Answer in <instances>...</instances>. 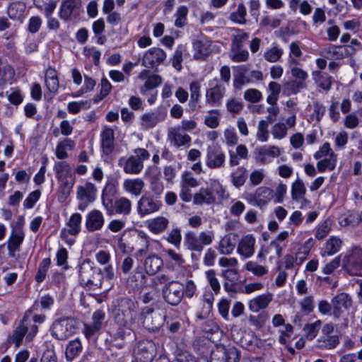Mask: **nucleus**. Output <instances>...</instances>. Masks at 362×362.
Masks as SVG:
<instances>
[{"mask_svg":"<svg viewBox=\"0 0 362 362\" xmlns=\"http://www.w3.org/2000/svg\"><path fill=\"white\" fill-rule=\"evenodd\" d=\"M114 320L120 327L115 334V339H124L130 335L138 317L137 303L129 298H119L112 303Z\"/></svg>","mask_w":362,"mask_h":362,"instance_id":"obj_1","label":"nucleus"},{"mask_svg":"<svg viewBox=\"0 0 362 362\" xmlns=\"http://www.w3.org/2000/svg\"><path fill=\"white\" fill-rule=\"evenodd\" d=\"M80 284L90 289L100 288L103 284V274L100 268L93 265L89 259H85L78 266Z\"/></svg>","mask_w":362,"mask_h":362,"instance_id":"obj_2","label":"nucleus"},{"mask_svg":"<svg viewBox=\"0 0 362 362\" xmlns=\"http://www.w3.org/2000/svg\"><path fill=\"white\" fill-rule=\"evenodd\" d=\"M134 155L127 158H120L118 163L122 166L123 171L127 174L139 175L144 169V162L149 159V152L144 148H137L134 151Z\"/></svg>","mask_w":362,"mask_h":362,"instance_id":"obj_3","label":"nucleus"},{"mask_svg":"<svg viewBox=\"0 0 362 362\" xmlns=\"http://www.w3.org/2000/svg\"><path fill=\"white\" fill-rule=\"evenodd\" d=\"M214 193H216L219 198L223 199L225 196V189L218 180H211L209 187H202L194 194V204L203 205L214 203L216 201Z\"/></svg>","mask_w":362,"mask_h":362,"instance_id":"obj_4","label":"nucleus"},{"mask_svg":"<svg viewBox=\"0 0 362 362\" xmlns=\"http://www.w3.org/2000/svg\"><path fill=\"white\" fill-rule=\"evenodd\" d=\"M343 268L351 276H362V249L354 247L342 258Z\"/></svg>","mask_w":362,"mask_h":362,"instance_id":"obj_5","label":"nucleus"},{"mask_svg":"<svg viewBox=\"0 0 362 362\" xmlns=\"http://www.w3.org/2000/svg\"><path fill=\"white\" fill-rule=\"evenodd\" d=\"M226 88L219 78H214L209 81V87L205 92V103L211 107H217L222 105L226 95Z\"/></svg>","mask_w":362,"mask_h":362,"instance_id":"obj_6","label":"nucleus"},{"mask_svg":"<svg viewBox=\"0 0 362 362\" xmlns=\"http://www.w3.org/2000/svg\"><path fill=\"white\" fill-rule=\"evenodd\" d=\"M77 325V320L71 317L56 321L52 327V335L58 340H64L76 332Z\"/></svg>","mask_w":362,"mask_h":362,"instance_id":"obj_7","label":"nucleus"},{"mask_svg":"<svg viewBox=\"0 0 362 362\" xmlns=\"http://www.w3.org/2000/svg\"><path fill=\"white\" fill-rule=\"evenodd\" d=\"M165 315L151 308H145L141 313L143 326L150 332L158 330L164 324Z\"/></svg>","mask_w":362,"mask_h":362,"instance_id":"obj_8","label":"nucleus"},{"mask_svg":"<svg viewBox=\"0 0 362 362\" xmlns=\"http://www.w3.org/2000/svg\"><path fill=\"white\" fill-rule=\"evenodd\" d=\"M185 291V286L177 281H171L163 286V297L166 303L171 305H177L182 300Z\"/></svg>","mask_w":362,"mask_h":362,"instance_id":"obj_9","label":"nucleus"},{"mask_svg":"<svg viewBox=\"0 0 362 362\" xmlns=\"http://www.w3.org/2000/svg\"><path fill=\"white\" fill-rule=\"evenodd\" d=\"M167 57L165 52L160 47H151L146 50L141 59V65L148 69H156L163 64Z\"/></svg>","mask_w":362,"mask_h":362,"instance_id":"obj_10","label":"nucleus"},{"mask_svg":"<svg viewBox=\"0 0 362 362\" xmlns=\"http://www.w3.org/2000/svg\"><path fill=\"white\" fill-rule=\"evenodd\" d=\"M214 42L206 38L196 39L192 41L193 58L204 61L214 51Z\"/></svg>","mask_w":362,"mask_h":362,"instance_id":"obj_11","label":"nucleus"},{"mask_svg":"<svg viewBox=\"0 0 362 362\" xmlns=\"http://www.w3.org/2000/svg\"><path fill=\"white\" fill-rule=\"evenodd\" d=\"M156 354V345L152 341L144 340L138 343L134 351L137 362H151Z\"/></svg>","mask_w":362,"mask_h":362,"instance_id":"obj_12","label":"nucleus"},{"mask_svg":"<svg viewBox=\"0 0 362 362\" xmlns=\"http://www.w3.org/2000/svg\"><path fill=\"white\" fill-rule=\"evenodd\" d=\"M332 305V315L334 319H339L346 310L352 306V299L346 293H340L334 296L331 300Z\"/></svg>","mask_w":362,"mask_h":362,"instance_id":"obj_13","label":"nucleus"},{"mask_svg":"<svg viewBox=\"0 0 362 362\" xmlns=\"http://www.w3.org/2000/svg\"><path fill=\"white\" fill-rule=\"evenodd\" d=\"M225 153L219 146L207 148L206 164L211 169L220 168L224 166Z\"/></svg>","mask_w":362,"mask_h":362,"instance_id":"obj_14","label":"nucleus"},{"mask_svg":"<svg viewBox=\"0 0 362 362\" xmlns=\"http://www.w3.org/2000/svg\"><path fill=\"white\" fill-rule=\"evenodd\" d=\"M168 138L170 143L177 148L189 145L191 137L183 132L180 126L170 127L168 131Z\"/></svg>","mask_w":362,"mask_h":362,"instance_id":"obj_15","label":"nucleus"},{"mask_svg":"<svg viewBox=\"0 0 362 362\" xmlns=\"http://www.w3.org/2000/svg\"><path fill=\"white\" fill-rule=\"evenodd\" d=\"M256 240L253 235H243L237 246V252L244 259L251 257L255 253Z\"/></svg>","mask_w":362,"mask_h":362,"instance_id":"obj_16","label":"nucleus"},{"mask_svg":"<svg viewBox=\"0 0 362 362\" xmlns=\"http://www.w3.org/2000/svg\"><path fill=\"white\" fill-rule=\"evenodd\" d=\"M105 318V313L103 310H95L92 316L91 324H85L83 332L87 338L93 337L101 328Z\"/></svg>","mask_w":362,"mask_h":362,"instance_id":"obj_17","label":"nucleus"},{"mask_svg":"<svg viewBox=\"0 0 362 362\" xmlns=\"http://www.w3.org/2000/svg\"><path fill=\"white\" fill-rule=\"evenodd\" d=\"M273 197V190L271 188L259 187L250 195V202L255 206L262 207L267 205Z\"/></svg>","mask_w":362,"mask_h":362,"instance_id":"obj_18","label":"nucleus"},{"mask_svg":"<svg viewBox=\"0 0 362 362\" xmlns=\"http://www.w3.org/2000/svg\"><path fill=\"white\" fill-rule=\"evenodd\" d=\"M161 204L150 196H142L138 202V213L144 216L159 210Z\"/></svg>","mask_w":362,"mask_h":362,"instance_id":"obj_19","label":"nucleus"},{"mask_svg":"<svg viewBox=\"0 0 362 362\" xmlns=\"http://www.w3.org/2000/svg\"><path fill=\"white\" fill-rule=\"evenodd\" d=\"M105 222L103 214L97 209L90 211L86 218V227L89 232L100 230Z\"/></svg>","mask_w":362,"mask_h":362,"instance_id":"obj_20","label":"nucleus"},{"mask_svg":"<svg viewBox=\"0 0 362 362\" xmlns=\"http://www.w3.org/2000/svg\"><path fill=\"white\" fill-rule=\"evenodd\" d=\"M97 188L94 184L86 182L76 189V197L78 200L87 203L93 202L96 198Z\"/></svg>","mask_w":362,"mask_h":362,"instance_id":"obj_21","label":"nucleus"},{"mask_svg":"<svg viewBox=\"0 0 362 362\" xmlns=\"http://www.w3.org/2000/svg\"><path fill=\"white\" fill-rule=\"evenodd\" d=\"M257 160L262 164L269 162L268 158H277L281 154V150L279 147L272 146H264L256 148Z\"/></svg>","mask_w":362,"mask_h":362,"instance_id":"obj_22","label":"nucleus"},{"mask_svg":"<svg viewBox=\"0 0 362 362\" xmlns=\"http://www.w3.org/2000/svg\"><path fill=\"white\" fill-rule=\"evenodd\" d=\"M24 238L25 234L21 228H17L12 231L7 241V248L10 257H14L16 256V252L19 250Z\"/></svg>","mask_w":362,"mask_h":362,"instance_id":"obj_23","label":"nucleus"},{"mask_svg":"<svg viewBox=\"0 0 362 362\" xmlns=\"http://www.w3.org/2000/svg\"><path fill=\"white\" fill-rule=\"evenodd\" d=\"M272 299L273 295L270 293L259 295L249 301V310L252 313H258L259 310L267 308Z\"/></svg>","mask_w":362,"mask_h":362,"instance_id":"obj_24","label":"nucleus"},{"mask_svg":"<svg viewBox=\"0 0 362 362\" xmlns=\"http://www.w3.org/2000/svg\"><path fill=\"white\" fill-rule=\"evenodd\" d=\"M351 49L353 52L355 51L350 46H331L323 49V54L325 57L331 59H341L345 57L350 55L351 53L349 52Z\"/></svg>","mask_w":362,"mask_h":362,"instance_id":"obj_25","label":"nucleus"},{"mask_svg":"<svg viewBox=\"0 0 362 362\" xmlns=\"http://www.w3.org/2000/svg\"><path fill=\"white\" fill-rule=\"evenodd\" d=\"M82 216L78 213L73 214L68 222L67 227L68 228H63L61 231V237L64 238L66 236V234H69L71 235H76L81 231V223Z\"/></svg>","mask_w":362,"mask_h":362,"instance_id":"obj_26","label":"nucleus"},{"mask_svg":"<svg viewBox=\"0 0 362 362\" xmlns=\"http://www.w3.org/2000/svg\"><path fill=\"white\" fill-rule=\"evenodd\" d=\"M122 186L126 192L139 197L144 190L145 183L141 178H131L124 180Z\"/></svg>","mask_w":362,"mask_h":362,"instance_id":"obj_27","label":"nucleus"},{"mask_svg":"<svg viewBox=\"0 0 362 362\" xmlns=\"http://www.w3.org/2000/svg\"><path fill=\"white\" fill-rule=\"evenodd\" d=\"M165 117V113L147 112L141 117V125L145 129H151L154 127L158 123L163 121Z\"/></svg>","mask_w":362,"mask_h":362,"instance_id":"obj_28","label":"nucleus"},{"mask_svg":"<svg viewBox=\"0 0 362 362\" xmlns=\"http://www.w3.org/2000/svg\"><path fill=\"white\" fill-rule=\"evenodd\" d=\"M101 144L104 153L108 155L114 149V130L108 127H105L100 134Z\"/></svg>","mask_w":362,"mask_h":362,"instance_id":"obj_29","label":"nucleus"},{"mask_svg":"<svg viewBox=\"0 0 362 362\" xmlns=\"http://www.w3.org/2000/svg\"><path fill=\"white\" fill-rule=\"evenodd\" d=\"M238 235L235 233H228L225 235L219 241L218 250L222 255H230L235 249L236 238Z\"/></svg>","mask_w":362,"mask_h":362,"instance_id":"obj_30","label":"nucleus"},{"mask_svg":"<svg viewBox=\"0 0 362 362\" xmlns=\"http://www.w3.org/2000/svg\"><path fill=\"white\" fill-rule=\"evenodd\" d=\"M169 220L164 216H157L146 221L148 229L154 234L164 232L168 227Z\"/></svg>","mask_w":362,"mask_h":362,"instance_id":"obj_31","label":"nucleus"},{"mask_svg":"<svg viewBox=\"0 0 362 362\" xmlns=\"http://www.w3.org/2000/svg\"><path fill=\"white\" fill-rule=\"evenodd\" d=\"M115 187L112 185H107L102 192V204L106 210L107 214L112 215L114 208Z\"/></svg>","mask_w":362,"mask_h":362,"instance_id":"obj_32","label":"nucleus"},{"mask_svg":"<svg viewBox=\"0 0 362 362\" xmlns=\"http://www.w3.org/2000/svg\"><path fill=\"white\" fill-rule=\"evenodd\" d=\"M144 269L149 275L156 274L163 266V259L155 254L148 256L144 261Z\"/></svg>","mask_w":362,"mask_h":362,"instance_id":"obj_33","label":"nucleus"},{"mask_svg":"<svg viewBox=\"0 0 362 362\" xmlns=\"http://www.w3.org/2000/svg\"><path fill=\"white\" fill-rule=\"evenodd\" d=\"M339 344L338 335H322L317 339L316 346L320 349L329 350L337 347Z\"/></svg>","mask_w":362,"mask_h":362,"instance_id":"obj_34","label":"nucleus"},{"mask_svg":"<svg viewBox=\"0 0 362 362\" xmlns=\"http://www.w3.org/2000/svg\"><path fill=\"white\" fill-rule=\"evenodd\" d=\"M132 211V202L127 197H121L114 202L112 214H118L124 216L129 215Z\"/></svg>","mask_w":362,"mask_h":362,"instance_id":"obj_35","label":"nucleus"},{"mask_svg":"<svg viewBox=\"0 0 362 362\" xmlns=\"http://www.w3.org/2000/svg\"><path fill=\"white\" fill-rule=\"evenodd\" d=\"M184 244L187 250L201 252L204 247L201 245L199 236L193 231H187L185 234Z\"/></svg>","mask_w":362,"mask_h":362,"instance_id":"obj_36","label":"nucleus"},{"mask_svg":"<svg viewBox=\"0 0 362 362\" xmlns=\"http://www.w3.org/2000/svg\"><path fill=\"white\" fill-rule=\"evenodd\" d=\"M75 142L69 138H65L58 142L56 149L55 155L59 159H65L68 157L66 150L71 151L74 148Z\"/></svg>","mask_w":362,"mask_h":362,"instance_id":"obj_37","label":"nucleus"},{"mask_svg":"<svg viewBox=\"0 0 362 362\" xmlns=\"http://www.w3.org/2000/svg\"><path fill=\"white\" fill-rule=\"evenodd\" d=\"M214 301V295L211 291H206L202 298V308L198 317L201 319L206 318L211 312Z\"/></svg>","mask_w":362,"mask_h":362,"instance_id":"obj_38","label":"nucleus"},{"mask_svg":"<svg viewBox=\"0 0 362 362\" xmlns=\"http://www.w3.org/2000/svg\"><path fill=\"white\" fill-rule=\"evenodd\" d=\"M342 241L339 238L331 236L325 243L322 255L331 256L338 252L341 247Z\"/></svg>","mask_w":362,"mask_h":362,"instance_id":"obj_39","label":"nucleus"},{"mask_svg":"<svg viewBox=\"0 0 362 362\" xmlns=\"http://www.w3.org/2000/svg\"><path fill=\"white\" fill-rule=\"evenodd\" d=\"M80 0H65L61 5L60 18L64 20L69 19L74 9L80 6Z\"/></svg>","mask_w":362,"mask_h":362,"instance_id":"obj_40","label":"nucleus"},{"mask_svg":"<svg viewBox=\"0 0 362 362\" xmlns=\"http://www.w3.org/2000/svg\"><path fill=\"white\" fill-rule=\"evenodd\" d=\"M238 73L234 75L233 87L235 90H241L244 85L250 83V79L246 76L247 69L245 66H238Z\"/></svg>","mask_w":362,"mask_h":362,"instance_id":"obj_41","label":"nucleus"},{"mask_svg":"<svg viewBox=\"0 0 362 362\" xmlns=\"http://www.w3.org/2000/svg\"><path fill=\"white\" fill-rule=\"evenodd\" d=\"M267 120L262 119L258 122L256 137L261 142H266L269 139V122H273L272 116L267 117Z\"/></svg>","mask_w":362,"mask_h":362,"instance_id":"obj_42","label":"nucleus"},{"mask_svg":"<svg viewBox=\"0 0 362 362\" xmlns=\"http://www.w3.org/2000/svg\"><path fill=\"white\" fill-rule=\"evenodd\" d=\"M306 83L298 82L295 80L286 82L283 85V94L285 95H295L306 88Z\"/></svg>","mask_w":362,"mask_h":362,"instance_id":"obj_43","label":"nucleus"},{"mask_svg":"<svg viewBox=\"0 0 362 362\" xmlns=\"http://www.w3.org/2000/svg\"><path fill=\"white\" fill-rule=\"evenodd\" d=\"M283 54V49L275 45L264 52L263 57L268 62L276 63L281 60Z\"/></svg>","mask_w":362,"mask_h":362,"instance_id":"obj_44","label":"nucleus"},{"mask_svg":"<svg viewBox=\"0 0 362 362\" xmlns=\"http://www.w3.org/2000/svg\"><path fill=\"white\" fill-rule=\"evenodd\" d=\"M82 345L78 339L70 341L66 348V358L67 361H72L81 352Z\"/></svg>","mask_w":362,"mask_h":362,"instance_id":"obj_45","label":"nucleus"},{"mask_svg":"<svg viewBox=\"0 0 362 362\" xmlns=\"http://www.w3.org/2000/svg\"><path fill=\"white\" fill-rule=\"evenodd\" d=\"M306 193V187L304 182L300 178H297L291 185V198L294 201L304 199Z\"/></svg>","mask_w":362,"mask_h":362,"instance_id":"obj_46","label":"nucleus"},{"mask_svg":"<svg viewBox=\"0 0 362 362\" xmlns=\"http://www.w3.org/2000/svg\"><path fill=\"white\" fill-rule=\"evenodd\" d=\"M337 160V154L331 153V156H326L325 158L318 161L317 168L320 173H323L327 170H332L336 167Z\"/></svg>","mask_w":362,"mask_h":362,"instance_id":"obj_47","label":"nucleus"},{"mask_svg":"<svg viewBox=\"0 0 362 362\" xmlns=\"http://www.w3.org/2000/svg\"><path fill=\"white\" fill-rule=\"evenodd\" d=\"M25 316L23 317V320L16 327L11 338V341L15 344L16 347H18L21 345L26 332L28 331V327L25 325Z\"/></svg>","mask_w":362,"mask_h":362,"instance_id":"obj_48","label":"nucleus"},{"mask_svg":"<svg viewBox=\"0 0 362 362\" xmlns=\"http://www.w3.org/2000/svg\"><path fill=\"white\" fill-rule=\"evenodd\" d=\"M247 179V170L244 167L238 168L231 174L233 185L238 188L243 186Z\"/></svg>","mask_w":362,"mask_h":362,"instance_id":"obj_49","label":"nucleus"},{"mask_svg":"<svg viewBox=\"0 0 362 362\" xmlns=\"http://www.w3.org/2000/svg\"><path fill=\"white\" fill-rule=\"evenodd\" d=\"M249 38V33L243 30L237 29V34L234 35L232 40V51L243 49L244 42Z\"/></svg>","mask_w":362,"mask_h":362,"instance_id":"obj_50","label":"nucleus"},{"mask_svg":"<svg viewBox=\"0 0 362 362\" xmlns=\"http://www.w3.org/2000/svg\"><path fill=\"white\" fill-rule=\"evenodd\" d=\"M246 8L243 4H239L238 5L235 11L233 12L230 15V20L238 24L244 25L246 23Z\"/></svg>","mask_w":362,"mask_h":362,"instance_id":"obj_51","label":"nucleus"},{"mask_svg":"<svg viewBox=\"0 0 362 362\" xmlns=\"http://www.w3.org/2000/svg\"><path fill=\"white\" fill-rule=\"evenodd\" d=\"M220 112L217 109H212L204 117V124L211 129H216L219 125Z\"/></svg>","mask_w":362,"mask_h":362,"instance_id":"obj_52","label":"nucleus"},{"mask_svg":"<svg viewBox=\"0 0 362 362\" xmlns=\"http://www.w3.org/2000/svg\"><path fill=\"white\" fill-rule=\"evenodd\" d=\"M56 177H66L74 175L70 165L65 161L56 162L54 166Z\"/></svg>","mask_w":362,"mask_h":362,"instance_id":"obj_53","label":"nucleus"},{"mask_svg":"<svg viewBox=\"0 0 362 362\" xmlns=\"http://www.w3.org/2000/svg\"><path fill=\"white\" fill-rule=\"evenodd\" d=\"M268 88L270 94L267 98V102L269 105H276L281 92V85L275 81H271L269 83Z\"/></svg>","mask_w":362,"mask_h":362,"instance_id":"obj_54","label":"nucleus"},{"mask_svg":"<svg viewBox=\"0 0 362 362\" xmlns=\"http://www.w3.org/2000/svg\"><path fill=\"white\" fill-rule=\"evenodd\" d=\"M112 90V85L106 78H103L100 82V91L94 96L93 100L98 103L107 96Z\"/></svg>","mask_w":362,"mask_h":362,"instance_id":"obj_55","label":"nucleus"},{"mask_svg":"<svg viewBox=\"0 0 362 362\" xmlns=\"http://www.w3.org/2000/svg\"><path fill=\"white\" fill-rule=\"evenodd\" d=\"M332 221L329 218L320 223L316 228L315 236L317 240H322L331 230Z\"/></svg>","mask_w":362,"mask_h":362,"instance_id":"obj_56","label":"nucleus"},{"mask_svg":"<svg viewBox=\"0 0 362 362\" xmlns=\"http://www.w3.org/2000/svg\"><path fill=\"white\" fill-rule=\"evenodd\" d=\"M245 268L247 271L257 276H262L268 272V269L266 267L258 264L254 261L247 262L245 265Z\"/></svg>","mask_w":362,"mask_h":362,"instance_id":"obj_57","label":"nucleus"},{"mask_svg":"<svg viewBox=\"0 0 362 362\" xmlns=\"http://www.w3.org/2000/svg\"><path fill=\"white\" fill-rule=\"evenodd\" d=\"M185 51V47L182 45H180L177 47L174 52L173 56L171 59L172 66L178 71H181L182 66V56L183 52Z\"/></svg>","mask_w":362,"mask_h":362,"instance_id":"obj_58","label":"nucleus"},{"mask_svg":"<svg viewBox=\"0 0 362 362\" xmlns=\"http://www.w3.org/2000/svg\"><path fill=\"white\" fill-rule=\"evenodd\" d=\"M188 13V8L186 6H181L177 8L175 13V26L177 28H182L187 23V16Z\"/></svg>","mask_w":362,"mask_h":362,"instance_id":"obj_59","label":"nucleus"},{"mask_svg":"<svg viewBox=\"0 0 362 362\" xmlns=\"http://www.w3.org/2000/svg\"><path fill=\"white\" fill-rule=\"evenodd\" d=\"M164 239L169 243L173 245L176 248H179L181 244L182 235L181 230L179 228L172 229Z\"/></svg>","mask_w":362,"mask_h":362,"instance_id":"obj_60","label":"nucleus"},{"mask_svg":"<svg viewBox=\"0 0 362 362\" xmlns=\"http://www.w3.org/2000/svg\"><path fill=\"white\" fill-rule=\"evenodd\" d=\"M50 264L51 261L49 258L43 259L40 263L37 272L35 275V280L37 282L41 283L45 280Z\"/></svg>","mask_w":362,"mask_h":362,"instance_id":"obj_61","label":"nucleus"},{"mask_svg":"<svg viewBox=\"0 0 362 362\" xmlns=\"http://www.w3.org/2000/svg\"><path fill=\"white\" fill-rule=\"evenodd\" d=\"M226 106L230 113L238 115L243 108V103L240 100L230 98L226 101Z\"/></svg>","mask_w":362,"mask_h":362,"instance_id":"obj_62","label":"nucleus"},{"mask_svg":"<svg viewBox=\"0 0 362 362\" xmlns=\"http://www.w3.org/2000/svg\"><path fill=\"white\" fill-rule=\"evenodd\" d=\"M225 142L228 146H234L238 142V136L234 127L229 126L223 132Z\"/></svg>","mask_w":362,"mask_h":362,"instance_id":"obj_63","label":"nucleus"},{"mask_svg":"<svg viewBox=\"0 0 362 362\" xmlns=\"http://www.w3.org/2000/svg\"><path fill=\"white\" fill-rule=\"evenodd\" d=\"M271 133L274 139H283L287 135L286 124L283 122L276 123L272 126Z\"/></svg>","mask_w":362,"mask_h":362,"instance_id":"obj_64","label":"nucleus"}]
</instances>
